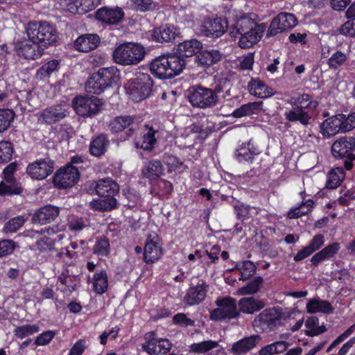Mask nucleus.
Instances as JSON below:
<instances>
[{
    "label": "nucleus",
    "mask_w": 355,
    "mask_h": 355,
    "mask_svg": "<svg viewBox=\"0 0 355 355\" xmlns=\"http://www.w3.org/2000/svg\"><path fill=\"white\" fill-rule=\"evenodd\" d=\"M264 23L257 24L249 15H243L236 17L234 22L229 25V35L232 38L239 37V45L242 49H248L257 44L266 31Z\"/></svg>",
    "instance_id": "1"
},
{
    "label": "nucleus",
    "mask_w": 355,
    "mask_h": 355,
    "mask_svg": "<svg viewBox=\"0 0 355 355\" xmlns=\"http://www.w3.org/2000/svg\"><path fill=\"white\" fill-rule=\"evenodd\" d=\"M289 103L292 109L285 112L286 119L290 122L299 121L304 126L309 125L311 113L318 106V102L313 101L311 95L303 94L291 98Z\"/></svg>",
    "instance_id": "2"
},
{
    "label": "nucleus",
    "mask_w": 355,
    "mask_h": 355,
    "mask_svg": "<svg viewBox=\"0 0 355 355\" xmlns=\"http://www.w3.org/2000/svg\"><path fill=\"white\" fill-rule=\"evenodd\" d=\"M186 65L184 58L177 54L159 56L151 62L150 72L160 79H171L179 75Z\"/></svg>",
    "instance_id": "3"
},
{
    "label": "nucleus",
    "mask_w": 355,
    "mask_h": 355,
    "mask_svg": "<svg viewBox=\"0 0 355 355\" xmlns=\"http://www.w3.org/2000/svg\"><path fill=\"white\" fill-rule=\"evenodd\" d=\"M119 79L120 73L116 67L101 68L89 77L85 89L87 93L100 94L106 89L116 85Z\"/></svg>",
    "instance_id": "4"
},
{
    "label": "nucleus",
    "mask_w": 355,
    "mask_h": 355,
    "mask_svg": "<svg viewBox=\"0 0 355 355\" xmlns=\"http://www.w3.org/2000/svg\"><path fill=\"white\" fill-rule=\"evenodd\" d=\"M26 31L28 37L38 43L44 50L53 45L58 39L56 28L46 21H30Z\"/></svg>",
    "instance_id": "5"
},
{
    "label": "nucleus",
    "mask_w": 355,
    "mask_h": 355,
    "mask_svg": "<svg viewBox=\"0 0 355 355\" xmlns=\"http://www.w3.org/2000/svg\"><path fill=\"white\" fill-rule=\"evenodd\" d=\"M146 54V49L139 43L125 42L116 46L113 51L114 61L122 66L136 65Z\"/></svg>",
    "instance_id": "6"
},
{
    "label": "nucleus",
    "mask_w": 355,
    "mask_h": 355,
    "mask_svg": "<svg viewBox=\"0 0 355 355\" xmlns=\"http://www.w3.org/2000/svg\"><path fill=\"white\" fill-rule=\"evenodd\" d=\"M223 87L217 85L214 89L198 85L192 88L189 101L193 107L201 109L213 107L217 105Z\"/></svg>",
    "instance_id": "7"
},
{
    "label": "nucleus",
    "mask_w": 355,
    "mask_h": 355,
    "mask_svg": "<svg viewBox=\"0 0 355 355\" xmlns=\"http://www.w3.org/2000/svg\"><path fill=\"white\" fill-rule=\"evenodd\" d=\"M355 137H341L331 145L332 155L336 159H345L344 166L346 170H351L355 160Z\"/></svg>",
    "instance_id": "8"
},
{
    "label": "nucleus",
    "mask_w": 355,
    "mask_h": 355,
    "mask_svg": "<svg viewBox=\"0 0 355 355\" xmlns=\"http://www.w3.org/2000/svg\"><path fill=\"white\" fill-rule=\"evenodd\" d=\"M153 81L148 73H138L128 81V89L130 98L139 102L148 98L152 92Z\"/></svg>",
    "instance_id": "9"
},
{
    "label": "nucleus",
    "mask_w": 355,
    "mask_h": 355,
    "mask_svg": "<svg viewBox=\"0 0 355 355\" xmlns=\"http://www.w3.org/2000/svg\"><path fill=\"white\" fill-rule=\"evenodd\" d=\"M218 308L210 313V319L214 321L238 318L240 311L237 309L236 300L232 297L218 299L216 301Z\"/></svg>",
    "instance_id": "10"
},
{
    "label": "nucleus",
    "mask_w": 355,
    "mask_h": 355,
    "mask_svg": "<svg viewBox=\"0 0 355 355\" xmlns=\"http://www.w3.org/2000/svg\"><path fill=\"white\" fill-rule=\"evenodd\" d=\"M282 318V313L279 309H266L254 318L252 324L263 331H270L280 325Z\"/></svg>",
    "instance_id": "11"
},
{
    "label": "nucleus",
    "mask_w": 355,
    "mask_h": 355,
    "mask_svg": "<svg viewBox=\"0 0 355 355\" xmlns=\"http://www.w3.org/2000/svg\"><path fill=\"white\" fill-rule=\"evenodd\" d=\"M229 28L226 17H216L205 19L199 26L198 31L202 36L211 39L221 37Z\"/></svg>",
    "instance_id": "12"
},
{
    "label": "nucleus",
    "mask_w": 355,
    "mask_h": 355,
    "mask_svg": "<svg viewBox=\"0 0 355 355\" xmlns=\"http://www.w3.org/2000/svg\"><path fill=\"white\" fill-rule=\"evenodd\" d=\"M297 18L290 12H282L271 21L266 36L272 37L279 33L291 30L297 24Z\"/></svg>",
    "instance_id": "13"
},
{
    "label": "nucleus",
    "mask_w": 355,
    "mask_h": 355,
    "mask_svg": "<svg viewBox=\"0 0 355 355\" xmlns=\"http://www.w3.org/2000/svg\"><path fill=\"white\" fill-rule=\"evenodd\" d=\"M102 105V100L95 96H79L76 97L73 101V106L76 113L82 116L96 114Z\"/></svg>",
    "instance_id": "14"
},
{
    "label": "nucleus",
    "mask_w": 355,
    "mask_h": 355,
    "mask_svg": "<svg viewBox=\"0 0 355 355\" xmlns=\"http://www.w3.org/2000/svg\"><path fill=\"white\" fill-rule=\"evenodd\" d=\"M13 46L17 55L25 59L35 60L40 58L44 53L43 47L29 38L18 40L14 42Z\"/></svg>",
    "instance_id": "15"
},
{
    "label": "nucleus",
    "mask_w": 355,
    "mask_h": 355,
    "mask_svg": "<svg viewBox=\"0 0 355 355\" xmlns=\"http://www.w3.org/2000/svg\"><path fill=\"white\" fill-rule=\"evenodd\" d=\"M125 13L118 6L110 8L102 7L96 12V19L102 24L113 26L118 25L123 21Z\"/></svg>",
    "instance_id": "16"
},
{
    "label": "nucleus",
    "mask_w": 355,
    "mask_h": 355,
    "mask_svg": "<svg viewBox=\"0 0 355 355\" xmlns=\"http://www.w3.org/2000/svg\"><path fill=\"white\" fill-rule=\"evenodd\" d=\"M53 170L54 162L49 158H45L29 164L26 172L33 179L44 180L51 175Z\"/></svg>",
    "instance_id": "17"
},
{
    "label": "nucleus",
    "mask_w": 355,
    "mask_h": 355,
    "mask_svg": "<svg viewBox=\"0 0 355 355\" xmlns=\"http://www.w3.org/2000/svg\"><path fill=\"white\" fill-rule=\"evenodd\" d=\"M78 179L79 173L78 169L74 166H68L55 173L53 183L59 188L66 189L73 186Z\"/></svg>",
    "instance_id": "18"
},
{
    "label": "nucleus",
    "mask_w": 355,
    "mask_h": 355,
    "mask_svg": "<svg viewBox=\"0 0 355 355\" xmlns=\"http://www.w3.org/2000/svg\"><path fill=\"white\" fill-rule=\"evenodd\" d=\"M96 193L101 198H114L119 191V187L116 182L111 178L101 179L93 182L87 190V192Z\"/></svg>",
    "instance_id": "19"
},
{
    "label": "nucleus",
    "mask_w": 355,
    "mask_h": 355,
    "mask_svg": "<svg viewBox=\"0 0 355 355\" xmlns=\"http://www.w3.org/2000/svg\"><path fill=\"white\" fill-rule=\"evenodd\" d=\"M208 287L204 280H200L196 285L191 286L184 297V303L188 306L199 304L205 299Z\"/></svg>",
    "instance_id": "20"
},
{
    "label": "nucleus",
    "mask_w": 355,
    "mask_h": 355,
    "mask_svg": "<svg viewBox=\"0 0 355 355\" xmlns=\"http://www.w3.org/2000/svg\"><path fill=\"white\" fill-rule=\"evenodd\" d=\"M162 255V249L159 236L153 233L148 235L144 250V259L146 263H153Z\"/></svg>",
    "instance_id": "21"
},
{
    "label": "nucleus",
    "mask_w": 355,
    "mask_h": 355,
    "mask_svg": "<svg viewBox=\"0 0 355 355\" xmlns=\"http://www.w3.org/2000/svg\"><path fill=\"white\" fill-rule=\"evenodd\" d=\"M67 110L64 106L58 104L43 110L39 116V121L45 124H52L66 117Z\"/></svg>",
    "instance_id": "22"
},
{
    "label": "nucleus",
    "mask_w": 355,
    "mask_h": 355,
    "mask_svg": "<svg viewBox=\"0 0 355 355\" xmlns=\"http://www.w3.org/2000/svg\"><path fill=\"white\" fill-rule=\"evenodd\" d=\"M180 31L173 25L164 24L153 30V38L157 42H171L180 36Z\"/></svg>",
    "instance_id": "23"
},
{
    "label": "nucleus",
    "mask_w": 355,
    "mask_h": 355,
    "mask_svg": "<svg viewBox=\"0 0 355 355\" xmlns=\"http://www.w3.org/2000/svg\"><path fill=\"white\" fill-rule=\"evenodd\" d=\"M101 38L97 34H85L79 36L74 42L76 49L81 52H89L98 47Z\"/></svg>",
    "instance_id": "24"
},
{
    "label": "nucleus",
    "mask_w": 355,
    "mask_h": 355,
    "mask_svg": "<svg viewBox=\"0 0 355 355\" xmlns=\"http://www.w3.org/2000/svg\"><path fill=\"white\" fill-rule=\"evenodd\" d=\"M261 340V338L259 335L245 337L232 345L231 352L234 355L244 354L256 347Z\"/></svg>",
    "instance_id": "25"
},
{
    "label": "nucleus",
    "mask_w": 355,
    "mask_h": 355,
    "mask_svg": "<svg viewBox=\"0 0 355 355\" xmlns=\"http://www.w3.org/2000/svg\"><path fill=\"white\" fill-rule=\"evenodd\" d=\"M60 210L58 207L46 205L37 211L33 216L35 223L44 225L53 221L59 215Z\"/></svg>",
    "instance_id": "26"
},
{
    "label": "nucleus",
    "mask_w": 355,
    "mask_h": 355,
    "mask_svg": "<svg viewBox=\"0 0 355 355\" xmlns=\"http://www.w3.org/2000/svg\"><path fill=\"white\" fill-rule=\"evenodd\" d=\"M342 114H337L328 118L321 124V132L323 136H333L338 132H343Z\"/></svg>",
    "instance_id": "27"
},
{
    "label": "nucleus",
    "mask_w": 355,
    "mask_h": 355,
    "mask_svg": "<svg viewBox=\"0 0 355 355\" xmlns=\"http://www.w3.org/2000/svg\"><path fill=\"white\" fill-rule=\"evenodd\" d=\"M202 48V44L197 40H191L180 43L177 52L175 54L184 58V57H191L199 53Z\"/></svg>",
    "instance_id": "28"
},
{
    "label": "nucleus",
    "mask_w": 355,
    "mask_h": 355,
    "mask_svg": "<svg viewBox=\"0 0 355 355\" xmlns=\"http://www.w3.org/2000/svg\"><path fill=\"white\" fill-rule=\"evenodd\" d=\"M199 53L195 60L198 65L202 67H209L221 59V54L218 50H207Z\"/></svg>",
    "instance_id": "29"
},
{
    "label": "nucleus",
    "mask_w": 355,
    "mask_h": 355,
    "mask_svg": "<svg viewBox=\"0 0 355 355\" xmlns=\"http://www.w3.org/2000/svg\"><path fill=\"white\" fill-rule=\"evenodd\" d=\"M164 168L161 161L152 159L145 163L141 173L144 177L155 180L164 174Z\"/></svg>",
    "instance_id": "30"
},
{
    "label": "nucleus",
    "mask_w": 355,
    "mask_h": 355,
    "mask_svg": "<svg viewBox=\"0 0 355 355\" xmlns=\"http://www.w3.org/2000/svg\"><path fill=\"white\" fill-rule=\"evenodd\" d=\"M260 150L249 141L246 144H243L237 150L236 157L239 162H252L254 155H259Z\"/></svg>",
    "instance_id": "31"
},
{
    "label": "nucleus",
    "mask_w": 355,
    "mask_h": 355,
    "mask_svg": "<svg viewBox=\"0 0 355 355\" xmlns=\"http://www.w3.org/2000/svg\"><path fill=\"white\" fill-rule=\"evenodd\" d=\"M238 304L239 306V309L238 310L240 313L242 312L247 314H253L262 309L265 306L262 301L252 297L241 298L239 301Z\"/></svg>",
    "instance_id": "32"
},
{
    "label": "nucleus",
    "mask_w": 355,
    "mask_h": 355,
    "mask_svg": "<svg viewBox=\"0 0 355 355\" xmlns=\"http://www.w3.org/2000/svg\"><path fill=\"white\" fill-rule=\"evenodd\" d=\"M110 145V141L107 135L101 134L94 138L90 145V153L95 157H99L104 155Z\"/></svg>",
    "instance_id": "33"
},
{
    "label": "nucleus",
    "mask_w": 355,
    "mask_h": 355,
    "mask_svg": "<svg viewBox=\"0 0 355 355\" xmlns=\"http://www.w3.org/2000/svg\"><path fill=\"white\" fill-rule=\"evenodd\" d=\"M306 310L310 313L321 312L330 314L334 312V309L329 302L320 300V298H314L309 300L306 304Z\"/></svg>",
    "instance_id": "34"
},
{
    "label": "nucleus",
    "mask_w": 355,
    "mask_h": 355,
    "mask_svg": "<svg viewBox=\"0 0 355 355\" xmlns=\"http://www.w3.org/2000/svg\"><path fill=\"white\" fill-rule=\"evenodd\" d=\"M338 250L339 244L334 243L314 254L311 257V261L313 265L318 266L321 261L333 257L338 252Z\"/></svg>",
    "instance_id": "35"
},
{
    "label": "nucleus",
    "mask_w": 355,
    "mask_h": 355,
    "mask_svg": "<svg viewBox=\"0 0 355 355\" xmlns=\"http://www.w3.org/2000/svg\"><path fill=\"white\" fill-rule=\"evenodd\" d=\"M248 89L252 94L261 98L272 95V89L269 88L261 80H252L248 84Z\"/></svg>",
    "instance_id": "36"
},
{
    "label": "nucleus",
    "mask_w": 355,
    "mask_h": 355,
    "mask_svg": "<svg viewBox=\"0 0 355 355\" xmlns=\"http://www.w3.org/2000/svg\"><path fill=\"white\" fill-rule=\"evenodd\" d=\"M134 123V118L130 116H120L114 118L109 123V128L112 132H119L129 128Z\"/></svg>",
    "instance_id": "37"
},
{
    "label": "nucleus",
    "mask_w": 355,
    "mask_h": 355,
    "mask_svg": "<svg viewBox=\"0 0 355 355\" xmlns=\"http://www.w3.org/2000/svg\"><path fill=\"white\" fill-rule=\"evenodd\" d=\"M90 207L96 211H110L116 207V200L115 198H101L97 200H93L89 202Z\"/></svg>",
    "instance_id": "38"
},
{
    "label": "nucleus",
    "mask_w": 355,
    "mask_h": 355,
    "mask_svg": "<svg viewBox=\"0 0 355 355\" xmlns=\"http://www.w3.org/2000/svg\"><path fill=\"white\" fill-rule=\"evenodd\" d=\"M157 132L153 128H148V131L143 135L142 141H135V146L144 150L151 151L156 144L157 139L155 137Z\"/></svg>",
    "instance_id": "39"
},
{
    "label": "nucleus",
    "mask_w": 355,
    "mask_h": 355,
    "mask_svg": "<svg viewBox=\"0 0 355 355\" xmlns=\"http://www.w3.org/2000/svg\"><path fill=\"white\" fill-rule=\"evenodd\" d=\"M235 269L239 270L241 274L239 280L245 281L255 274L257 267L251 261H243L237 263Z\"/></svg>",
    "instance_id": "40"
},
{
    "label": "nucleus",
    "mask_w": 355,
    "mask_h": 355,
    "mask_svg": "<svg viewBox=\"0 0 355 355\" xmlns=\"http://www.w3.org/2000/svg\"><path fill=\"white\" fill-rule=\"evenodd\" d=\"M261 102H252L243 105L235 110L232 115L236 118H241L257 113L261 110Z\"/></svg>",
    "instance_id": "41"
},
{
    "label": "nucleus",
    "mask_w": 355,
    "mask_h": 355,
    "mask_svg": "<svg viewBox=\"0 0 355 355\" xmlns=\"http://www.w3.org/2000/svg\"><path fill=\"white\" fill-rule=\"evenodd\" d=\"M145 336L147 341L142 345V349L150 355L160 354L161 351L158 350L157 343L161 340L155 336V333L150 331L146 334Z\"/></svg>",
    "instance_id": "42"
},
{
    "label": "nucleus",
    "mask_w": 355,
    "mask_h": 355,
    "mask_svg": "<svg viewBox=\"0 0 355 355\" xmlns=\"http://www.w3.org/2000/svg\"><path fill=\"white\" fill-rule=\"evenodd\" d=\"M345 178V172L342 167H338L331 171L328 175L326 187L334 189L337 188Z\"/></svg>",
    "instance_id": "43"
},
{
    "label": "nucleus",
    "mask_w": 355,
    "mask_h": 355,
    "mask_svg": "<svg viewBox=\"0 0 355 355\" xmlns=\"http://www.w3.org/2000/svg\"><path fill=\"white\" fill-rule=\"evenodd\" d=\"M22 190L20 184L17 181L0 182V196L19 195Z\"/></svg>",
    "instance_id": "44"
},
{
    "label": "nucleus",
    "mask_w": 355,
    "mask_h": 355,
    "mask_svg": "<svg viewBox=\"0 0 355 355\" xmlns=\"http://www.w3.org/2000/svg\"><path fill=\"white\" fill-rule=\"evenodd\" d=\"M94 290L98 294L104 293L107 288V277L105 270L96 272L94 275Z\"/></svg>",
    "instance_id": "45"
},
{
    "label": "nucleus",
    "mask_w": 355,
    "mask_h": 355,
    "mask_svg": "<svg viewBox=\"0 0 355 355\" xmlns=\"http://www.w3.org/2000/svg\"><path fill=\"white\" fill-rule=\"evenodd\" d=\"M263 283V279L261 277H257L250 281L245 286L240 288L238 291L241 295H252L257 293Z\"/></svg>",
    "instance_id": "46"
},
{
    "label": "nucleus",
    "mask_w": 355,
    "mask_h": 355,
    "mask_svg": "<svg viewBox=\"0 0 355 355\" xmlns=\"http://www.w3.org/2000/svg\"><path fill=\"white\" fill-rule=\"evenodd\" d=\"M59 62L56 60H51L42 65L37 71L36 76L38 79L42 80L49 77L50 75L58 70Z\"/></svg>",
    "instance_id": "47"
},
{
    "label": "nucleus",
    "mask_w": 355,
    "mask_h": 355,
    "mask_svg": "<svg viewBox=\"0 0 355 355\" xmlns=\"http://www.w3.org/2000/svg\"><path fill=\"white\" fill-rule=\"evenodd\" d=\"M218 343L214 340H205L198 343H193L190 346V351L197 354H204L218 347Z\"/></svg>",
    "instance_id": "48"
},
{
    "label": "nucleus",
    "mask_w": 355,
    "mask_h": 355,
    "mask_svg": "<svg viewBox=\"0 0 355 355\" xmlns=\"http://www.w3.org/2000/svg\"><path fill=\"white\" fill-rule=\"evenodd\" d=\"M15 114L10 109H0V132L6 130L14 120Z\"/></svg>",
    "instance_id": "49"
},
{
    "label": "nucleus",
    "mask_w": 355,
    "mask_h": 355,
    "mask_svg": "<svg viewBox=\"0 0 355 355\" xmlns=\"http://www.w3.org/2000/svg\"><path fill=\"white\" fill-rule=\"evenodd\" d=\"M347 60V55L340 50L336 51L328 60V65L330 69H337Z\"/></svg>",
    "instance_id": "50"
},
{
    "label": "nucleus",
    "mask_w": 355,
    "mask_h": 355,
    "mask_svg": "<svg viewBox=\"0 0 355 355\" xmlns=\"http://www.w3.org/2000/svg\"><path fill=\"white\" fill-rule=\"evenodd\" d=\"M27 218L24 216H18L10 219L4 225L3 231L5 232H15L17 231L24 224Z\"/></svg>",
    "instance_id": "51"
},
{
    "label": "nucleus",
    "mask_w": 355,
    "mask_h": 355,
    "mask_svg": "<svg viewBox=\"0 0 355 355\" xmlns=\"http://www.w3.org/2000/svg\"><path fill=\"white\" fill-rule=\"evenodd\" d=\"M13 153L12 144L9 141H3L0 142V164H5L9 162Z\"/></svg>",
    "instance_id": "52"
},
{
    "label": "nucleus",
    "mask_w": 355,
    "mask_h": 355,
    "mask_svg": "<svg viewBox=\"0 0 355 355\" xmlns=\"http://www.w3.org/2000/svg\"><path fill=\"white\" fill-rule=\"evenodd\" d=\"M40 328L37 325L33 324H25L17 327L15 331V336L20 339H22L26 336L33 335L38 332Z\"/></svg>",
    "instance_id": "53"
},
{
    "label": "nucleus",
    "mask_w": 355,
    "mask_h": 355,
    "mask_svg": "<svg viewBox=\"0 0 355 355\" xmlns=\"http://www.w3.org/2000/svg\"><path fill=\"white\" fill-rule=\"evenodd\" d=\"M110 243L105 237L98 240L94 247V252L98 255L105 256L109 253Z\"/></svg>",
    "instance_id": "54"
},
{
    "label": "nucleus",
    "mask_w": 355,
    "mask_h": 355,
    "mask_svg": "<svg viewBox=\"0 0 355 355\" xmlns=\"http://www.w3.org/2000/svg\"><path fill=\"white\" fill-rule=\"evenodd\" d=\"M15 248L13 241L6 239L0 241V257L11 254Z\"/></svg>",
    "instance_id": "55"
},
{
    "label": "nucleus",
    "mask_w": 355,
    "mask_h": 355,
    "mask_svg": "<svg viewBox=\"0 0 355 355\" xmlns=\"http://www.w3.org/2000/svg\"><path fill=\"white\" fill-rule=\"evenodd\" d=\"M343 118L341 119L343 124V132H348L355 128V112L349 114L347 116L342 114Z\"/></svg>",
    "instance_id": "56"
},
{
    "label": "nucleus",
    "mask_w": 355,
    "mask_h": 355,
    "mask_svg": "<svg viewBox=\"0 0 355 355\" xmlns=\"http://www.w3.org/2000/svg\"><path fill=\"white\" fill-rule=\"evenodd\" d=\"M173 322L183 327L194 326L195 321L191 320L184 313H178L173 318Z\"/></svg>",
    "instance_id": "57"
},
{
    "label": "nucleus",
    "mask_w": 355,
    "mask_h": 355,
    "mask_svg": "<svg viewBox=\"0 0 355 355\" xmlns=\"http://www.w3.org/2000/svg\"><path fill=\"white\" fill-rule=\"evenodd\" d=\"M135 5L137 9L141 12L153 10L156 8L153 0H136Z\"/></svg>",
    "instance_id": "58"
},
{
    "label": "nucleus",
    "mask_w": 355,
    "mask_h": 355,
    "mask_svg": "<svg viewBox=\"0 0 355 355\" xmlns=\"http://www.w3.org/2000/svg\"><path fill=\"white\" fill-rule=\"evenodd\" d=\"M75 3H77V8H78V11L76 13L87 12L94 8L92 0H76Z\"/></svg>",
    "instance_id": "59"
},
{
    "label": "nucleus",
    "mask_w": 355,
    "mask_h": 355,
    "mask_svg": "<svg viewBox=\"0 0 355 355\" xmlns=\"http://www.w3.org/2000/svg\"><path fill=\"white\" fill-rule=\"evenodd\" d=\"M55 333L52 331H47L37 337L35 340L36 345H47L54 337Z\"/></svg>",
    "instance_id": "60"
},
{
    "label": "nucleus",
    "mask_w": 355,
    "mask_h": 355,
    "mask_svg": "<svg viewBox=\"0 0 355 355\" xmlns=\"http://www.w3.org/2000/svg\"><path fill=\"white\" fill-rule=\"evenodd\" d=\"M17 164L15 162L10 163L3 170L4 180L6 182L16 181L13 176L16 171Z\"/></svg>",
    "instance_id": "61"
},
{
    "label": "nucleus",
    "mask_w": 355,
    "mask_h": 355,
    "mask_svg": "<svg viewBox=\"0 0 355 355\" xmlns=\"http://www.w3.org/2000/svg\"><path fill=\"white\" fill-rule=\"evenodd\" d=\"M36 246L40 252H44L51 249L53 242L49 238L44 236L37 241Z\"/></svg>",
    "instance_id": "62"
},
{
    "label": "nucleus",
    "mask_w": 355,
    "mask_h": 355,
    "mask_svg": "<svg viewBox=\"0 0 355 355\" xmlns=\"http://www.w3.org/2000/svg\"><path fill=\"white\" fill-rule=\"evenodd\" d=\"M165 163L168 166V171H172L178 168L182 162L175 156L167 155L165 157Z\"/></svg>",
    "instance_id": "63"
},
{
    "label": "nucleus",
    "mask_w": 355,
    "mask_h": 355,
    "mask_svg": "<svg viewBox=\"0 0 355 355\" xmlns=\"http://www.w3.org/2000/svg\"><path fill=\"white\" fill-rule=\"evenodd\" d=\"M86 348L85 340H78L70 349L69 355H82Z\"/></svg>",
    "instance_id": "64"
}]
</instances>
